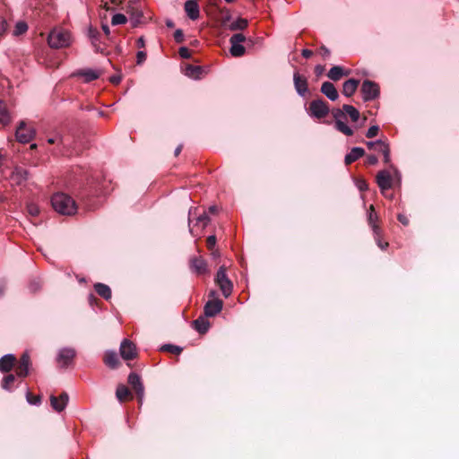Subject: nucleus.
<instances>
[{
  "instance_id": "f257e3e1",
  "label": "nucleus",
  "mask_w": 459,
  "mask_h": 459,
  "mask_svg": "<svg viewBox=\"0 0 459 459\" xmlns=\"http://www.w3.org/2000/svg\"><path fill=\"white\" fill-rule=\"evenodd\" d=\"M346 113L353 122H357L359 118V112L353 106L345 104L342 106V110L335 109L333 111V116L335 120V128L345 135L351 136L353 134V130L348 126L342 119Z\"/></svg>"
},
{
  "instance_id": "f03ea898",
  "label": "nucleus",
  "mask_w": 459,
  "mask_h": 459,
  "mask_svg": "<svg viewBox=\"0 0 459 459\" xmlns=\"http://www.w3.org/2000/svg\"><path fill=\"white\" fill-rule=\"evenodd\" d=\"M55 211L63 215H73L77 211L74 200L66 194L56 193L51 198Z\"/></svg>"
},
{
  "instance_id": "7ed1b4c3",
  "label": "nucleus",
  "mask_w": 459,
  "mask_h": 459,
  "mask_svg": "<svg viewBox=\"0 0 459 459\" xmlns=\"http://www.w3.org/2000/svg\"><path fill=\"white\" fill-rule=\"evenodd\" d=\"M71 33L62 28L53 29L48 37V43L52 48H67L72 44Z\"/></svg>"
},
{
  "instance_id": "20e7f679",
  "label": "nucleus",
  "mask_w": 459,
  "mask_h": 459,
  "mask_svg": "<svg viewBox=\"0 0 459 459\" xmlns=\"http://www.w3.org/2000/svg\"><path fill=\"white\" fill-rule=\"evenodd\" d=\"M215 283L219 286L225 298H229L231 295L233 284L226 274V267L224 265L219 268L215 277Z\"/></svg>"
},
{
  "instance_id": "39448f33",
  "label": "nucleus",
  "mask_w": 459,
  "mask_h": 459,
  "mask_svg": "<svg viewBox=\"0 0 459 459\" xmlns=\"http://www.w3.org/2000/svg\"><path fill=\"white\" fill-rule=\"evenodd\" d=\"M217 292L215 290H211L209 293V299L204 306V315L206 316L212 317L219 314L223 307V302L217 297Z\"/></svg>"
},
{
  "instance_id": "423d86ee",
  "label": "nucleus",
  "mask_w": 459,
  "mask_h": 459,
  "mask_svg": "<svg viewBox=\"0 0 459 459\" xmlns=\"http://www.w3.org/2000/svg\"><path fill=\"white\" fill-rule=\"evenodd\" d=\"M329 113V108L323 100H315L310 102L309 114L316 118H323Z\"/></svg>"
},
{
  "instance_id": "0eeeda50",
  "label": "nucleus",
  "mask_w": 459,
  "mask_h": 459,
  "mask_svg": "<svg viewBox=\"0 0 459 459\" xmlns=\"http://www.w3.org/2000/svg\"><path fill=\"white\" fill-rule=\"evenodd\" d=\"M361 92L363 95V100L365 101H368L378 97L379 88L376 82H371L369 80H366L362 83Z\"/></svg>"
},
{
  "instance_id": "6e6552de",
  "label": "nucleus",
  "mask_w": 459,
  "mask_h": 459,
  "mask_svg": "<svg viewBox=\"0 0 459 459\" xmlns=\"http://www.w3.org/2000/svg\"><path fill=\"white\" fill-rule=\"evenodd\" d=\"M76 355V351L73 348H62L59 350L56 357V362L62 368H66L72 364L74 357Z\"/></svg>"
},
{
  "instance_id": "1a4fd4ad",
  "label": "nucleus",
  "mask_w": 459,
  "mask_h": 459,
  "mask_svg": "<svg viewBox=\"0 0 459 459\" xmlns=\"http://www.w3.org/2000/svg\"><path fill=\"white\" fill-rule=\"evenodd\" d=\"M119 351L122 359L125 360L133 359L137 355L135 345L127 339L122 341Z\"/></svg>"
},
{
  "instance_id": "9d476101",
  "label": "nucleus",
  "mask_w": 459,
  "mask_h": 459,
  "mask_svg": "<svg viewBox=\"0 0 459 459\" xmlns=\"http://www.w3.org/2000/svg\"><path fill=\"white\" fill-rule=\"evenodd\" d=\"M35 131L28 127L24 122H22L16 129V138L19 142L29 143L34 136Z\"/></svg>"
},
{
  "instance_id": "9b49d317",
  "label": "nucleus",
  "mask_w": 459,
  "mask_h": 459,
  "mask_svg": "<svg viewBox=\"0 0 459 459\" xmlns=\"http://www.w3.org/2000/svg\"><path fill=\"white\" fill-rule=\"evenodd\" d=\"M393 177L387 170H381L377 175V183L381 190V193L385 195V191L392 187Z\"/></svg>"
},
{
  "instance_id": "f8f14e48",
  "label": "nucleus",
  "mask_w": 459,
  "mask_h": 459,
  "mask_svg": "<svg viewBox=\"0 0 459 459\" xmlns=\"http://www.w3.org/2000/svg\"><path fill=\"white\" fill-rule=\"evenodd\" d=\"M368 149H372L373 146H377V152H381L384 156V162L388 164L390 163L391 158H390V148L388 143H386L384 141L377 140V141H370L366 143Z\"/></svg>"
},
{
  "instance_id": "ddd939ff",
  "label": "nucleus",
  "mask_w": 459,
  "mask_h": 459,
  "mask_svg": "<svg viewBox=\"0 0 459 459\" xmlns=\"http://www.w3.org/2000/svg\"><path fill=\"white\" fill-rule=\"evenodd\" d=\"M128 383L135 391L139 403H142L144 394V388L140 377L135 373H130L128 376Z\"/></svg>"
},
{
  "instance_id": "4468645a",
  "label": "nucleus",
  "mask_w": 459,
  "mask_h": 459,
  "mask_svg": "<svg viewBox=\"0 0 459 459\" xmlns=\"http://www.w3.org/2000/svg\"><path fill=\"white\" fill-rule=\"evenodd\" d=\"M69 401V396L66 393H62L58 397L55 395L50 396V404L53 410L57 412L63 411Z\"/></svg>"
},
{
  "instance_id": "2eb2a0df",
  "label": "nucleus",
  "mask_w": 459,
  "mask_h": 459,
  "mask_svg": "<svg viewBox=\"0 0 459 459\" xmlns=\"http://www.w3.org/2000/svg\"><path fill=\"white\" fill-rule=\"evenodd\" d=\"M293 82L298 94L302 97L305 96L308 91L307 78L299 74V72H295L293 74Z\"/></svg>"
},
{
  "instance_id": "dca6fc26",
  "label": "nucleus",
  "mask_w": 459,
  "mask_h": 459,
  "mask_svg": "<svg viewBox=\"0 0 459 459\" xmlns=\"http://www.w3.org/2000/svg\"><path fill=\"white\" fill-rule=\"evenodd\" d=\"M28 178V172L22 168H15L9 178L12 185H22Z\"/></svg>"
},
{
  "instance_id": "f3484780",
  "label": "nucleus",
  "mask_w": 459,
  "mask_h": 459,
  "mask_svg": "<svg viewBox=\"0 0 459 459\" xmlns=\"http://www.w3.org/2000/svg\"><path fill=\"white\" fill-rule=\"evenodd\" d=\"M190 267L192 271L199 275L204 274L207 272V264L201 256L191 258Z\"/></svg>"
},
{
  "instance_id": "a211bd4d",
  "label": "nucleus",
  "mask_w": 459,
  "mask_h": 459,
  "mask_svg": "<svg viewBox=\"0 0 459 459\" xmlns=\"http://www.w3.org/2000/svg\"><path fill=\"white\" fill-rule=\"evenodd\" d=\"M184 8L189 19L195 21L199 18L200 10L197 2L188 0L185 3Z\"/></svg>"
},
{
  "instance_id": "6ab92c4d",
  "label": "nucleus",
  "mask_w": 459,
  "mask_h": 459,
  "mask_svg": "<svg viewBox=\"0 0 459 459\" xmlns=\"http://www.w3.org/2000/svg\"><path fill=\"white\" fill-rule=\"evenodd\" d=\"M30 364V356L28 353H23L20 359V363L16 368V373L19 377H26L29 373V367Z\"/></svg>"
},
{
  "instance_id": "aec40b11",
  "label": "nucleus",
  "mask_w": 459,
  "mask_h": 459,
  "mask_svg": "<svg viewBox=\"0 0 459 459\" xmlns=\"http://www.w3.org/2000/svg\"><path fill=\"white\" fill-rule=\"evenodd\" d=\"M321 91L331 100H336L339 98L338 91L334 85L330 82H323L321 86Z\"/></svg>"
},
{
  "instance_id": "412c9836",
  "label": "nucleus",
  "mask_w": 459,
  "mask_h": 459,
  "mask_svg": "<svg viewBox=\"0 0 459 459\" xmlns=\"http://www.w3.org/2000/svg\"><path fill=\"white\" fill-rule=\"evenodd\" d=\"M350 74V70H344L342 66L334 65L327 73V76L332 81H339L342 76Z\"/></svg>"
},
{
  "instance_id": "4be33fe9",
  "label": "nucleus",
  "mask_w": 459,
  "mask_h": 459,
  "mask_svg": "<svg viewBox=\"0 0 459 459\" xmlns=\"http://www.w3.org/2000/svg\"><path fill=\"white\" fill-rule=\"evenodd\" d=\"M377 221H378V216L375 212L374 205H370L369 210H368V221L373 230L374 235L378 236L381 233V230L377 224Z\"/></svg>"
},
{
  "instance_id": "5701e85b",
  "label": "nucleus",
  "mask_w": 459,
  "mask_h": 459,
  "mask_svg": "<svg viewBox=\"0 0 459 459\" xmlns=\"http://www.w3.org/2000/svg\"><path fill=\"white\" fill-rule=\"evenodd\" d=\"M365 154V151L361 147H353L349 153L345 155L344 162L346 165H350L356 161Z\"/></svg>"
},
{
  "instance_id": "b1692460",
  "label": "nucleus",
  "mask_w": 459,
  "mask_h": 459,
  "mask_svg": "<svg viewBox=\"0 0 459 459\" xmlns=\"http://www.w3.org/2000/svg\"><path fill=\"white\" fill-rule=\"evenodd\" d=\"M16 359L13 354H6L0 359V371L9 372L15 362Z\"/></svg>"
},
{
  "instance_id": "393cba45",
  "label": "nucleus",
  "mask_w": 459,
  "mask_h": 459,
  "mask_svg": "<svg viewBox=\"0 0 459 459\" xmlns=\"http://www.w3.org/2000/svg\"><path fill=\"white\" fill-rule=\"evenodd\" d=\"M359 81L356 79H349L344 82L342 86V93L346 97H351L356 91L359 86Z\"/></svg>"
},
{
  "instance_id": "a878e982",
  "label": "nucleus",
  "mask_w": 459,
  "mask_h": 459,
  "mask_svg": "<svg viewBox=\"0 0 459 459\" xmlns=\"http://www.w3.org/2000/svg\"><path fill=\"white\" fill-rule=\"evenodd\" d=\"M104 362L108 367L116 368L119 365L117 354L112 351H107L104 357Z\"/></svg>"
},
{
  "instance_id": "bb28decb",
  "label": "nucleus",
  "mask_w": 459,
  "mask_h": 459,
  "mask_svg": "<svg viewBox=\"0 0 459 459\" xmlns=\"http://www.w3.org/2000/svg\"><path fill=\"white\" fill-rule=\"evenodd\" d=\"M193 324H194L195 329L200 333H206L210 326L208 320L202 316H200L196 320H195L193 322Z\"/></svg>"
},
{
  "instance_id": "cd10ccee",
  "label": "nucleus",
  "mask_w": 459,
  "mask_h": 459,
  "mask_svg": "<svg viewBox=\"0 0 459 459\" xmlns=\"http://www.w3.org/2000/svg\"><path fill=\"white\" fill-rule=\"evenodd\" d=\"M94 289L96 292L105 299H109L111 298V290L108 285L104 283H96L94 285Z\"/></svg>"
},
{
  "instance_id": "c85d7f7f",
  "label": "nucleus",
  "mask_w": 459,
  "mask_h": 459,
  "mask_svg": "<svg viewBox=\"0 0 459 459\" xmlns=\"http://www.w3.org/2000/svg\"><path fill=\"white\" fill-rule=\"evenodd\" d=\"M248 25V22L247 19L244 18H238L236 21H233L228 25V29L230 30L235 31V30H242L246 29Z\"/></svg>"
},
{
  "instance_id": "c756f323",
  "label": "nucleus",
  "mask_w": 459,
  "mask_h": 459,
  "mask_svg": "<svg viewBox=\"0 0 459 459\" xmlns=\"http://www.w3.org/2000/svg\"><path fill=\"white\" fill-rule=\"evenodd\" d=\"M116 396L117 398V400L120 402V403H123L124 401H126L128 397H132V394L129 391V389L124 385H119L117 387V391H116Z\"/></svg>"
},
{
  "instance_id": "7c9ffc66",
  "label": "nucleus",
  "mask_w": 459,
  "mask_h": 459,
  "mask_svg": "<svg viewBox=\"0 0 459 459\" xmlns=\"http://www.w3.org/2000/svg\"><path fill=\"white\" fill-rule=\"evenodd\" d=\"M79 74L84 77L85 82H89L98 79L100 75V73L98 70L86 69L81 71Z\"/></svg>"
},
{
  "instance_id": "2f4dec72",
  "label": "nucleus",
  "mask_w": 459,
  "mask_h": 459,
  "mask_svg": "<svg viewBox=\"0 0 459 459\" xmlns=\"http://www.w3.org/2000/svg\"><path fill=\"white\" fill-rule=\"evenodd\" d=\"M201 74L202 68L200 66L188 65L185 69V74L193 79H198Z\"/></svg>"
},
{
  "instance_id": "473e14b6",
  "label": "nucleus",
  "mask_w": 459,
  "mask_h": 459,
  "mask_svg": "<svg viewBox=\"0 0 459 459\" xmlns=\"http://www.w3.org/2000/svg\"><path fill=\"white\" fill-rule=\"evenodd\" d=\"M143 18V12L140 10H134L130 13L129 22L132 27L136 28L140 25Z\"/></svg>"
},
{
  "instance_id": "72a5a7b5",
  "label": "nucleus",
  "mask_w": 459,
  "mask_h": 459,
  "mask_svg": "<svg viewBox=\"0 0 459 459\" xmlns=\"http://www.w3.org/2000/svg\"><path fill=\"white\" fill-rule=\"evenodd\" d=\"M230 52L232 56L239 57V56H242L245 54L246 48L241 44L230 42Z\"/></svg>"
},
{
  "instance_id": "f704fd0d",
  "label": "nucleus",
  "mask_w": 459,
  "mask_h": 459,
  "mask_svg": "<svg viewBox=\"0 0 459 459\" xmlns=\"http://www.w3.org/2000/svg\"><path fill=\"white\" fill-rule=\"evenodd\" d=\"M11 120L9 112L4 101L0 100V123L7 125Z\"/></svg>"
},
{
  "instance_id": "c9c22d12",
  "label": "nucleus",
  "mask_w": 459,
  "mask_h": 459,
  "mask_svg": "<svg viewBox=\"0 0 459 459\" xmlns=\"http://www.w3.org/2000/svg\"><path fill=\"white\" fill-rule=\"evenodd\" d=\"M15 380V377L12 374H9L7 375L6 377H4L3 379V382H2V387L5 390H10L11 389V386L13 384Z\"/></svg>"
},
{
  "instance_id": "e433bc0d",
  "label": "nucleus",
  "mask_w": 459,
  "mask_h": 459,
  "mask_svg": "<svg viewBox=\"0 0 459 459\" xmlns=\"http://www.w3.org/2000/svg\"><path fill=\"white\" fill-rule=\"evenodd\" d=\"M126 22H127V19H126V15H124L122 13H117V14L113 15V17L111 19L112 25H121V24H125Z\"/></svg>"
},
{
  "instance_id": "4c0bfd02",
  "label": "nucleus",
  "mask_w": 459,
  "mask_h": 459,
  "mask_svg": "<svg viewBox=\"0 0 459 459\" xmlns=\"http://www.w3.org/2000/svg\"><path fill=\"white\" fill-rule=\"evenodd\" d=\"M27 30H28L27 24L25 22H19L15 25V29L13 30V34L16 35V36L22 35L24 32H26Z\"/></svg>"
},
{
  "instance_id": "58836bf2",
  "label": "nucleus",
  "mask_w": 459,
  "mask_h": 459,
  "mask_svg": "<svg viewBox=\"0 0 459 459\" xmlns=\"http://www.w3.org/2000/svg\"><path fill=\"white\" fill-rule=\"evenodd\" d=\"M161 350L174 354H179L182 351V348L173 344H165L161 347Z\"/></svg>"
},
{
  "instance_id": "ea45409f",
  "label": "nucleus",
  "mask_w": 459,
  "mask_h": 459,
  "mask_svg": "<svg viewBox=\"0 0 459 459\" xmlns=\"http://www.w3.org/2000/svg\"><path fill=\"white\" fill-rule=\"evenodd\" d=\"M26 400L31 405H39L41 401L40 396L33 395L30 392L26 394Z\"/></svg>"
},
{
  "instance_id": "a19ab883",
  "label": "nucleus",
  "mask_w": 459,
  "mask_h": 459,
  "mask_svg": "<svg viewBox=\"0 0 459 459\" xmlns=\"http://www.w3.org/2000/svg\"><path fill=\"white\" fill-rule=\"evenodd\" d=\"M27 210L30 215L36 217L39 214V208L36 204L30 203L27 205Z\"/></svg>"
},
{
  "instance_id": "79ce46f5",
  "label": "nucleus",
  "mask_w": 459,
  "mask_h": 459,
  "mask_svg": "<svg viewBox=\"0 0 459 459\" xmlns=\"http://www.w3.org/2000/svg\"><path fill=\"white\" fill-rule=\"evenodd\" d=\"M209 221L210 219L208 215L206 214V212H204L203 214L198 216L196 224H201L202 228L204 229L208 225Z\"/></svg>"
},
{
  "instance_id": "37998d69",
  "label": "nucleus",
  "mask_w": 459,
  "mask_h": 459,
  "mask_svg": "<svg viewBox=\"0 0 459 459\" xmlns=\"http://www.w3.org/2000/svg\"><path fill=\"white\" fill-rule=\"evenodd\" d=\"M245 40H246V37L242 33H235L230 39V42H234V43H238V44H241Z\"/></svg>"
},
{
  "instance_id": "c03bdc74",
  "label": "nucleus",
  "mask_w": 459,
  "mask_h": 459,
  "mask_svg": "<svg viewBox=\"0 0 459 459\" xmlns=\"http://www.w3.org/2000/svg\"><path fill=\"white\" fill-rule=\"evenodd\" d=\"M379 131V127L377 126H371L368 131H367V134H366V136L368 138H372V137H375L377 133Z\"/></svg>"
},
{
  "instance_id": "a18cd8bd",
  "label": "nucleus",
  "mask_w": 459,
  "mask_h": 459,
  "mask_svg": "<svg viewBox=\"0 0 459 459\" xmlns=\"http://www.w3.org/2000/svg\"><path fill=\"white\" fill-rule=\"evenodd\" d=\"M179 56L182 58L188 59L191 56L190 50L186 47H181L178 50Z\"/></svg>"
},
{
  "instance_id": "49530a36",
  "label": "nucleus",
  "mask_w": 459,
  "mask_h": 459,
  "mask_svg": "<svg viewBox=\"0 0 459 459\" xmlns=\"http://www.w3.org/2000/svg\"><path fill=\"white\" fill-rule=\"evenodd\" d=\"M380 235L381 233L377 236V235H374L375 236V240L377 244V246L381 248V249H385L387 247H388V243L387 242H383L380 238Z\"/></svg>"
},
{
  "instance_id": "de8ad7c7",
  "label": "nucleus",
  "mask_w": 459,
  "mask_h": 459,
  "mask_svg": "<svg viewBox=\"0 0 459 459\" xmlns=\"http://www.w3.org/2000/svg\"><path fill=\"white\" fill-rule=\"evenodd\" d=\"M356 186L359 191H365L368 189V184L364 179H358L356 181Z\"/></svg>"
},
{
  "instance_id": "09e8293b",
  "label": "nucleus",
  "mask_w": 459,
  "mask_h": 459,
  "mask_svg": "<svg viewBox=\"0 0 459 459\" xmlns=\"http://www.w3.org/2000/svg\"><path fill=\"white\" fill-rule=\"evenodd\" d=\"M136 62L138 65H141L143 63L146 59V53L143 51H138L136 55Z\"/></svg>"
},
{
  "instance_id": "8fccbe9b",
  "label": "nucleus",
  "mask_w": 459,
  "mask_h": 459,
  "mask_svg": "<svg viewBox=\"0 0 459 459\" xmlns=\"http://www.w3.org/2000/svg\"><path fill=\"white\" fill-rule=\"evenodd\" d=\"M174 38H175V40L178 42V43H180L183 41L184 39V34H183V31L181 30H177L174 33Z\"/></svg>"
},
{
  "instance_id": "3c124183",
  "label": "nucleus",
  "mask_w": 459,
  "mask_h": 459,
  "mask_svg": "<svg viewBox=\"0 0 459 459\" xmlns=\"http://www.w3.org/2000/svg\"><path fill=\"white\" fill-rule=\"evenodd\" d=\"M207 247L209 249H212L216 244V237L215 236H209L207 238Z\"/></svg>"
},
{
  "instance_id": "603ef678",
  "label": "nucleus",
  "mask_w": 459,
  "mask_h": 459,
  "mask_svg": "<svg viewBox=\"0 0 459 459\" xmlns=\"http://www.w3.org/2000/svg\"><path fill=\"white\" fill-rule=\"evenodd\" d=\"M7 28V24L5 20L3 17H0V35H2Z\"/></svg>"
},
{
  "instance_id": "864d4df0",
  "label": "nucleus",
  "mask_w": 459,
  "mask_h": 459,
  "mask_svg": "<svg viewBox=\"0 0 459 459\" xmlns=\"http://www.w3.org/2000/svg\"><path fill=\"white\" fill-rule=\"evenodd\" d=\"M377 161H378L377 157V156H375V155H368V156L367 157V162H368V164L375 165V164H377Z\"/></svg>"
},
{
  "instance_id": "5fc2aeb1",
  "label": "nucleus",
  "mask_w": 459,
  "mask_h": 459,
  "mask_svg": "<svg viewBox=\"0 0 459 459\" xmlns=\"http://www.w3.org/2000/svg\"><path fill=\"white\" fill-rule=\"evenodd\" d=\"M397 219L402 224L405 226L409 224V219L403 214H398Z\"/></svg>"
},
{
  "instance_id": "6e6d98bb",
  "label": "nucleus",
  "mask_w": 459,
  "mask_h": 459,
  "mask_svg": "<svg viewBox=\"0 0 459 459\" xmlns=\"http://www.w3.org/2000/svg\"><path fill=\"white\" fill-rule=\"evenodd\" d=\"M301 54L305 58H309L313 55V52L309 49H303Z\"/></svg>"
},
{
  "instance_id": "4d7b16f0",
  "label": "nucleus",
  "mask_w": 459,
  "mask_h": 459,
  "mask_svg": "<svg viewBox=\"0 0 459 459\" xmlns=\"http://www.w3.org/2000/svg\"><path fill=\"white\" fill-rule=\"evenodd\" d=\"M136 45L138 48H143L144 45H145V42H144V39L143 37H140L137 41H136Z\"/></svg>"
},
{
  "instance_id": "13d9d810",
  "label": "nucleus",
  "mask_w": 459,
  "mask_h": 459,
  "mask_svg": "<svg viewBox=\"0 0 459 459\" xmlns=\"http://www.w3.org/2000/svg\"><path fill=\"white\" fill-rule=\"evenodd\" d=\"M110 81L115 83V84H117L120 82L121 81V78L119 76H113L110 78Z\"/></svg>"
},
{
  "instance_id": "bf43d9fd",
  "label": "nucleus",
  "mask_w": 459,
  "mask_h": 459,
  "mask_svg": "<svg viewBox=\"0 0 459 459\" xmlns=\"http://www.w3.org/2000/svg\"><path fill=\"white\" fill-rule=\"evenodd\" d=\"M30 288L32 291H36L38 289H39V283L33 282L30 284Z\"/></svg>"
},
{
  "instance_id": "052dcab7",
  "label": "nucleus",
  "mask_w": 459,
  "mask_h": 459,
  "mask_svg": "<svg viewBox=\"0 0 459 459\" xmlns=\"http://www.w3.org/2000/svg\"><path fill=\"white\" fill-rule=\"evenodd\" d=\"M102 30L106 35L110 33L109 27L108 25H102Z\"/></svg>"
},
{
  "instance_id": "680f3d73",
  "label": "nucleus",
  "mask_w": 459,
  "mask_h": 459,
  "mask_svg": "<svg viewBox=\"0 0 459 459\" xmlns=\"http://www.w3.org/2000/svg\"><path fill=\"white\" fill-rule=\"evenodd\" d=\"M321 50L323 51V55L325 56H328L330 54L329 50L326 48H325V47H322Z\"/></svg>"
},
{
  "instance_id": "e2e57ef3",
  "label": "nucleus",
  "mask_w": 459,
  "mask_h": 459,
  "mask_svg": "<svg viewBox=\"0 0 459 459\" xmlns=\"http://www.w3.org/2000/svg\"><path fill=\"white\" fill-rule=\"evenodd\" d=\"M209 212L212 213H215L217 212V207L212 205L209 207Z\"/></svg>"
},
{
  "instance_id": "0e129e2a",
  "label": "nucleus",
  "mask_w": 459,
  "mask_h": 459,
  "mask_svg": "<svg viewBox=\"0 0 459 459\" xmlns=\"http://www.w3.org/2000/svg\"><path fill=\"white\" fill-rule=\"evenodd\" d=\"M181 150H182V145L178 146L175 150V155L178 156L180 153Z\"/></svg>"
},
{
  "instance_id": "69168bd1",
  "label": "nucleus",
  "mask_w": 459,
  "mask_h": 459,
  "mask_svg": "<svg viewBox=\"0 0 459 459\" xmlns=\"http://www.w3.org/2000/svg\"><path fill=\"white\" fill-rule=\"evenodd\" d=\"M58 139H59V138H49V139L48 140V143H50V144H52V143H56V142L58 141Z\"/></svg>"
},
{
  "instance_id": "338daca9",
  "label": "nucleus",
  "mask_w": 459,
  "mask_h": 459,
  "mask_svg": "<svg viewBox=\"0 0 459 459\" xmlns=\"http://www.w3.org/2000/svg\"><path fill=\"white\" fill-rule=\"evenodd\" d=\"M394 178H396L398 180H400V174L398 172V170L396 169H394Z\"/></svg>"
},
{
  "instance_id": "774afa93",
  "label": "nucleus",
  "mask_w": 459,
  "mask_h": 459,
  "mask_svg": "<svg viewBox=\"0 0 459 459\" xmlns=\"http://www.w3.org/2000/svg\"><path fill=\"white\" fill-rule=\"evenodd\" d=\"M97 33H98V31H97V30H90V37H91V38H95V36H96V34H97Z\"/></svg>"
}]
</instances>
